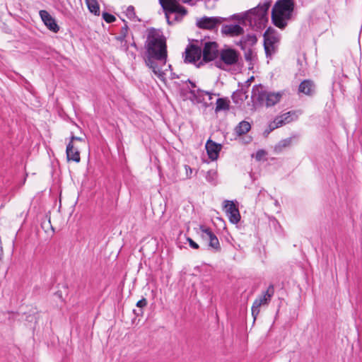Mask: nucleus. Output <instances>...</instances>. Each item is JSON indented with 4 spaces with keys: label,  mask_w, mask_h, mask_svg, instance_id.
<instances>
[{
    "label": "nucleus",
    "mask_w": 362,
    "mask_h": 362,
    "mask_svg": "<svg viewBox=\"0 0 362 362\" xmlns=\"http://www.w3.org/2000/svg\"><path fill=\"white\" fill-rule=\"evenodd\" d=\"M124 23H126L124 21ZM128 30H129V28L127 25V23H124V25L121 28V31H120V33L121 35H122V36H126L127 35V33H128Z\"/></svg>",
    "instance_id": "cd10ccee"
},
{
    "label": "nucleus",
    "mask_w": 362,
    "mask_h": 362,
    "mask_svg": "<svg viewBox=\"0 0 362 362\" xmlns=\"http://www.w3.org/2000/svg\"><path fill=\"white\" fill-rule=\"evenodd\" d=\"M264 154L265 152L263 150H259L257 152L255 158L257 160H259Z\"/></svg>",
    "instance_id": "72a5a7b5"
},
{
    "label": "nucleus",
    "mask_w": 362,
    "mask_h": 362,
    "mask_svg": "<svg viewBox=\"0 0 362 362\" xmlns=\"http://www.w3.org/2000/svg\"><path fill=\"white\" fill-rule=\"evenodd\" d=\"M216 176V172L213 171V170H209L208 171L207 173V175L206 176V179L209 181V182H213L214 180V177Z\"/></svg>",
    "instance_id": "bb28decb"
},
{
    "label": "nucleus",
    "mask_w": 362,
    "mask_h": 362,
    "mask_svg": "<svg viewBox=\"0 0 362 362\" xmlns=\"http://www.w3.org/2000/svg\"><path fill=\"white\" fill-rule=\"evenodd\" d=\"M39 15L47 28L57 33L59 30V26L57 25L55 19L45 10H41Z\"/></svg>",
    "instance_id": "ddd939ff"
},
{
    "label": "nucleus",
    "mask_w": 362,
    "mask_h": 362,
    "mask_svg": "<svg viewBox=\"0 0 362 362\" xmlns=\"http://www.w3.org/2000/svg\"><path fill=\"white\" fill-rule=\"evenodd\" d=\"M218 45L216 42L207 41L203 44L202 61L208 62L214 60L218 56Z\"/></svg>",
    "instance_id": "0eeeda50"
},
{
    "label": "nucleus",
    "mask_w": 362,
    "mask_h": 362,
    "mask_svg": "<svg viewBox=\"0 0 362 362\" xmlns=\"http://www.w3.org/2000/svg\"><path fill=\"white\" fill-rule=\"evenodd\" d=\"M282 95L280 93L267 91L261 84L255 85L252 88V98L261 105L272 107L279 103Z\"/></svg>",
    "instance_id": "20e7f679"
},
{
    "label": "nucleus",
    "mask_w": 362,
    "mask_h": 362,
    "mask_svg": "<svg viewBox=\"0 0 362 362\" xmlns=\"http://www.w3.org/2000/svg\"><path fill=\"white\" fill-rule=\"evenodd\" d=\"M224 20L225 18L219 16H204L197 20V25L202 29L217 30Z\"/></svg>",
    "instance_id": "423d86ee"
},
{
    "label": "nucleus",
    "mask_w": 362,
    "mask_h": 362,
    "mask_svg": "<svg viewBox=\"0 0 362 362\" xmlns=\"http://www.w3.org/2000/svg\"><path fill=\"white\" fill-rule=\"evenodd\" d=\"M292 0H278L272 11L273 23L279 28H284L293 11Z\"/></svg>",
    "instance_id": "f03ea898"
},
{
    "label": "nucleus",
    "mask_w": 362,
    "mask_h": 362,
    "mask_svg": "<svg viewBox=\"0 0 362 362\" xmlns=\"http://www.w3.org/2000/svg\"><path fill=\"white\" fill-rule=\"evenodd\" d=\"M76 141H84V139L82 137L76 136L73 135V134H71L69 142H72V144H74V142Z\"/></svg>",
    "instance_id": "c85d7f7f"
},
{
    "label": "nucleus",
    "mask_w": 362,
    "mask_h": 362,
    "mask_svg": "<svg viewBox=\"0 0 362 362\" xmlns=\"http://www.w3.org/2000/svg\"><path fill=\"white\" fill-rule=\"evenodd\" d=\"M146 57L145 63L161 81L165 78L168 67L171 69V65H166L168 51L166 40L163 35L156 30L149 32L145 44Z\"/></svg>",
    "instance_id": "f257e3e1"
},
{
    "label": "nucleus",
    "mask_w": 362,
    "mask_h": 362,
    "mask_svg": "<svg viewBox=\"0 0 362 362\" xmlns=\"http://www.w3.org/2000/svg\"><path fill=\"white\" fill-rule=\"evenodd\" d=\"M295 137H289L281 140L274 147V151L276 153L281 152L284 148H288L292 145L293 139Z\"/></svg>",
    "instance_id": "a211bd4d"
},
{
    "label": "nucleus",
    "mask_w": 362,
    "mask_h": 362,
    "mask_svg": "<svg viewBox=\"0 0 362 362\" xmlns=\"http://www.w3.org/2000/svg\"><path fill=\"white\" fill-rule=\"evenodd\" d=\"M103 18L104 19V21L108 23H112L114 21H115L116 18L115 17L109 13H107V12H104L103 13Z\"/></svg>",
    "instance_id": "a878e982"
},
{
    "label": "nucleus",
    "mask_w": 362,
    "mask_h": 362,
    "mask_svg": "<svg viewBox=\"0 0 362 362\" xmlns=\"http://www.w3.org/2000/svg\"><path fill=\"white\" fill-rule=\"evenodd\" d=\"M220 59L226 65L235 64L239 58V53L231 48L223 49L220 51Z\"/></svg>",
    "instance_id": "f8f14e48"
},
{
    "label": "nucleus",
    "mask_w": 362,
    "mask_h": 362,
    "mask_svg": "<svg viewBox=\"0 0 362 362\" xmlns=\"http://www.w3.org/2000/svg\"><path fill=\"white\" fill-rule=\"evenodd\" d=\"M125 37L126 36H122V35L119 34V35L117 37V40H119L120 42H123Z\"/></svg>",
    "instance_id": "c9c22d12"
},
{
    "label": "nucleus",
    "mask_w": 362,
    "mask_h": 362,
    "mask_svg": "<svg viewBox=\"0 0 362 362\" xmlns=\"http://www.w3.org/2000/svg\"><path fill=\"white\" fill-rule=\"evenodd\" d=\"M88 10L95 15H100V7L96 0H86Z\"/></svg>",
    "instance_id": "412c9836"
},
{
    "label": "nucleus",
    "mask_w": 362,
    "mask_h": 362,
    "mask_svg": "<svg viewBox=\"0 0 362 362\" xmlns=\"http://www.w3.org/2000/svg\"><path fill=\"white\" fill-rule=\"evenodd\" d=\"M270 7L269 2L259 4L257 7L244 13L242 20L248 21L250 25L260 28L267 22V12Z\"/></svg>",
    "instance_id": "7ed1b4c3"
},
{
    "label": "nucleus",
    "mask_w": 362,
    "mask_h": 362,
    "mask_svg": "<svg viewBox=\"0 0 362 362\" xmlns=\"http://www.w3.org/2000/svg\"><path fill=\"white\" fill-rule=\"evenodd\" d=\"M236 98H239L240 100L243 101L247 99V95H246V93L243 91V90H240L236 91L232 95V98H233V101L235 103H238V100H236Z\"/></svg>",
    "instance_id": "b1692460"
},
{
    "label": "nucleus",
    "mask_w": 362,
    "mask_h": 362,
    "mask_svg": "<svg viewBox=\"0 0 362 362\" xmlns=\"http://www.w3.org/2000/svg\"><path fill=\"white\" fill-rule=\"evenodd\" d=\"M205 147L209 158L212 160H216L221 149V145L209 139L207 141Z\"/></svg>",
    "instance_id": "f3484780"
},
{
    "label": "nucleus",
    "mask_w": 362,
    "mask_h": 362,
    "mask_svg": "<svg viewBox=\"0 0 362 362\" xmlns=\"http://www.w3.org/2000/svg\"><path fill=\"white\" fill-rule=\"evenodd\" d=\"M66 154L68 161L79 163L81 160L78 148L74 144H72V142H69L67 144Z\"/></svg>",
    "instance_id": "dca6fc26"
},
{
    "label": "nucleus",
    "mask_w": 362,
    "mask_h": 362,
    "mask_svg": "<svg viewBox=\"0 0 362 362\" xmlns=\"http://www.w3.org/2000/svg\"><path fill=\"white\" fill-rule=\"evenodd\" d=\"M243 28L237 24L223 25L221 28V33L223 35L235 37L242 35Z\"/></svg>",
    "instance_id": "4468645a"
},
{
    "label": "nucleus",
    "mask_w": 362,
    "mask_h": 362,
    "mask_svg": "<svg viewBox=\"0 0 362 362\" xmlns=\"http://www.w3.org/2000/svg\"><path fill=\"white\" fill-rule=\"evenodd\" d=\"M316 86L314 82L310 79L303 81L298 86V93L312 96L315 94Z\"/></svg>",
    "instance_id": "2eb2a0df"
},
{
    "label": "nucleus",
    "mask_w": 362,
    "mask_h": 362,
    "mask_svg": "<svg viewBox=\"0 0 362 362\" xmlns=\"http://www.w3.org/2000/svg\"><path fill=\"white\" fill-rule=\"evenodd\" d=\"M245 57L247 61L252 60V53L251 50H249L247 52L245 53Z\"/></svg>",
    "instance_id": "f704fd0d"
},
{
    "label": "nucleus",
    "mask_w": 362,
    "mask_h": 362,
    "mask_svg": "<svg viewBox=\"0 0 362 362\" xmlns=\"http://www.w3.org/2000/svg\"><path fill=\"white\" fill-rule=\"evenodd\" d=\"M251 128L250 124L246 121H242L239 123V124L235 127V132L238 136L243 135L247 133Z\"/></svg>",
    "instance_id": "6ab92c4d"
},
{
    "label": "nucleus",
    "mask_w": 362,
    "mask_h": 362,
    "mask_svg": "<svg viewBox=\"0 0 362 362\" xmlns=\"http://www.w3.org/2000/svg\"><path fill=\"white\" fill-rule=\"evenodd\" d=\"M216 109L215 111L219 112L221 110H229V101L225 98H218L216 103Z\"/></svg>",
    "instance_id": "aec40b11"
},
{
    "label": "nucleus",
    "mask_w": 362,
    "mask_h": 362,
    "mask_svg": "<svg viewBox=\"0 0 362 362\" xmlns=\"http://www.w3.org/2000/svg\"><path fill=\"white\" fill-rule=\"evenodd\" d=\"M147 305V301L146 298H142L141 300H139L136 303V306L139 308H144Z\"/></svg>",
    "instance_id": "c756f323"
},
{
    "label": "nucleus",
    "mask_w": 362,
    "mask_h": 362,
    "mask_svg": "<svg viewBox=\"0 0 362 362\" xmlns=\"http://www.w3.org/2000/svg\"><path fill=\"white\" fill-rule=\"evenodd\" d=\"M187 241L189 242L190 247H192L193 249L199 248V245L196 243L192 239L188 238Z\"/></svg>",
    "instance_id": "7c9ffc66"
},
{
    "label": "nucleus",
    "mask_w": 362,
    "mask_h": 362,
    "mask_svg": "<svg viewBox=\"0 0 362 362\" xmlns=\"http://www.w3.org/2000/svg\"><path fill=\"white\" fill-rule=\"evenodd\" d=\"M274 294V287L272 284L269 285L267 289L262 293L261 296L257 298L252 303V315L255 320L260 313L262 306H267Z\"/></svg>",
    "instance_id": "39448f33"
},
{
    "label": "nucleus",
    "mask_w": 362,
    "mask_h": 362,
    "mask_svg": "<svg viewBox=\"0 0 362 362\" xmlns=\"http://www.w3.org/2000/svg\"><path fill=\"white\" fill-rule=\"evenodd\" d=\"M126 16L132 21L136 22L140 21L138 17L136 15L135 9L133 6H129L125 11Z\"/></svg>",
    "instance_id": "4be33fe9"
},
{
    "label": "nucleus",
    "mask_w": 362,
    "mask_h": 362,
    "mask_svg": "<svg viewBox=\"0 0 362 362\" xmlns=\"http://www.w3.org/2000/svg\"><path fill=\"white\" fill-rule=\"evenodd\" d=\"M202 56V50L201 47L195 45H191L186 48L185 61L194 63L197 67H199L202 64V62L200 61Z\"/></svg>",
    "instance_id": "6e6552de"
},
{
    "label": "nucleus",
    "mask_w": 362,
    "mask_h": 362,
    "mask_svg": "<svg viewBox=\"0 0 362 362\" xmlns=\"http://www.w3.org/2000/svg\"><path fill=\"white\" fill-rule=\"evenodd\" d=\"M206 94L209 95V99H211V95H210L209 93V92H206Z\"/></svg>",
    "instance_id": "4c0bfd02"
},
{
    "label": "nucleus",
    "mask_w": 362,
    "mask_h": 362,
    "mask_svg": "<svg viewBox=\"0 0 362 362\" xmlns=\"http://www.w3.org/2000/svg\"><path fill=\"white\" fill-rule=\"evenodd\" d=\"M247 41L249 42V43L250 44H254L257 42V38L255 35H248L247 36Z\"/></svg>",
    "instance_id": "473e14b6"
},
{
    "label": "nucleus",
    "mask_w": 362,
    "mask_h": 362,
    "mask_svg": "<svg viewBox=\"0 0 362 362\" xmlns=\"http://www.w3.org/2000/svg\"><path fill=\"white\" fill-rule=\"evenodd\" d=\"M132 46H134V47H136V44H135V42H133V43L132 44Z\"/></svg>",
    "instance_id": "58836bf2"
},
{
    "label": "nucleus",
    "mask_w": 362,
    "mask_h": 362,
    "mask_svg": "<svg viewBox=\"0 0 362 362\" xmlns=\"http://www.w3.org/2000/svg\"><path fill=\"white\" fill-rule=\"evenodd\" d=\"M200 230L205 235L204 237L207 238L209 241L212 240V238H216V235L211 231V230L209 228L205 227L204 226H200Z\"/></svg>",
    "instance_id": "5701e85b"
},
{
    "label": "nucleus",
    "mask_w": 362,
    "mask_h": 362,
    "mask_svg": "<svg viewBox=\"0 0 362 362\" xmlns=\"http://www.w3.org/2000/svg\"><path fill=\"white\" fill-rule=\"evenodd\" d=\"M209 246L217 251L221 249L220 243L217 237L214 238H212V240L209 241Z\"/></svg>",
    "instance_id": "393cba45"
},
{
    "label": "nucleus",
    "mask_w": 362,
    "mask_h": 362,
    "mask_svg": "<svg viewBox=\"0 0 362 362\" xmlns=\"http://www.w3.org/2000/svg\"><path fill=\"white\" fill-rule=\"evenodd\" d=\"M298 118V115L295 111H289L274 118V121L269 124L271 130L275 129L284 124H288Z\"/></svg>",
    "instance_id": "9d476101"
},
{
    "label": "nucleus",
    "mask_w": 362,
    "mask_h": 362,
    "mask_svg": "<svg viewBox=\"0 0 362 362\" xmlns=\"http://www.w3.org/2000/svg\"><path fill=\"white\" fill-rule=\"evenodd\" d=\"M240 43H241V44H243V43L245 44V43H246V40H241V41H240Z\"/></svg>",
    "instance_id": "e433bc0d"
},
{
    "label": "nucleus",
    "mask_w": 362,
    "mask_h": 362,
    "mask_svg": "<svg viewBox=\"0 0 362 362\" xmlns=\"http://www.w3.org/2000/svg\"><path fill=\"white\" fill-rule=\"evenodd\" d=\"M185 168L186 170L187 177L190 178L192 177V169L189 165H185Z\"/></svg>",
    "instance_id": "2f4dec72"
},
{
    "label": "nucleus",
    "mask_w": 362,
    "mask_h": 362,
    "mask_svg": "<svg viewBox=\"0 0 362 362\" xmlns=\"http://www.w3.org/2000/svg\"><path fill=\"white\" fill-rule=\"evenodd\" d=\"M279 37L273 34L266 32L264 35V46L267 57H271L276 52Z\"/></svg>",
    "instance_id": "1a4fd4ad"
},
{
    "label": "nucleus",
    "mask_w": 362,
    "mask_h": 362,
    "mask_svg": "<svg viewBox=\"0 0 362 362\" xmlns=\"http://www.w3.org/2000/svg\"><path fill=\"white\" fill-rule=\"evenodd\" d=\"M223 208L226 216L232 223H238L240 221V214L233 201L226 200Z\"/></svg>",
    "instance_id": "9b49d317"
}]
</instances>
